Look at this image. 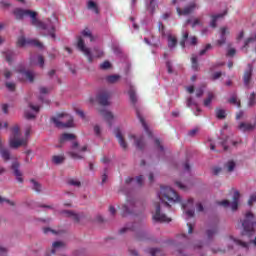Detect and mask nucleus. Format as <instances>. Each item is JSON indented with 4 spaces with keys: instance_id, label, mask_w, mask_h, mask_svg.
Listing matches in <instances>:
<instances>
[{
    "instance_id": "nucleus-39",
    "label": "nucleus",
    "mask_w": 256,
    "mask_h": 256,
    "mask_svg": "<svg viewBox=\"0 0 256 256\" xmlns=\"http://www.w3.org/2000/svg\"><path fill=\"white\" fill-rule=\"evenodd\" d=\"M178 43V39L177 37H175V35H168V47L170 49H173L174 47H176Z\"/></svg>"
},
{
    "instance_id": "nucleus-64",
    "label": "nucleus",
    "mask_w": 256,
    "mask_h": 256,
    "mask_svg": "<svg viewBox=\"0 0 256 256\" xmlns=\"http://www.w3.org/2000/svg\"><path fill=\"white\" fill-rule=\"evenodd\" d=\"M256 202V195H251L249 201H248V205L252 206L253 203Z\"/></svg>"
},
{
    "instance_id": "nucleus-1",
    "label": "nucleus",
    "mask_w": 256,
    "mask_h": 256,
    "mask_svg": "<svg viewBox=\"0 0 256 256\" xmlns=\"http://www.w3.org/2000/svg\"><path fill=\"white\" fill-rule=\"evenodd\" d=\"M14 15L16 19H26V17H29L31 19V24L34 27L44 31V35H48L51 39H55V27L57 25L56 16H52V19H47L45 22H42L37 19V12L21 8H16L14 10Z\"/></svg>"
},
{
    "instance_id": "nucleus-11",
    "label": "nucleus",
    "mask_w": 256,
    "mask_h": 256,
    "mask_svg": "<svg viewBox=\"0 0 256 256\" xmlns=\"http://www.w3.org/2000/svg\"><path fill=\"white\" fill-rule=\"evenodd\" d=\"M18 73L22 75V79L33 83V80L35 79V73L33 71L25 70V66L20 65L18 67Z\"/></svg>"
},
{
    "instance_id": "nucleus-4",
    "label": "nucleus",
    "mask_w": 256,
    "mask_h": 256,
    "mask_svg": "<svg viewBox=\"0 0 256 256\" xmlns=\"http://www.w3.org/2000/svg\"><path fill=\"white\" fill-rule=\"evenodd\" d=\"M254 219L255 215H253L251 211H248V213L245 214V219L242 221V235L249 238L255 235L256 222L254 221Z\"/></svg>"
},
{
    "instance_id": "nucleus-37",
    "label": "nucleus",
    "mask_w": 256,
    "mask_h": 256,
    "mask_svg": "<svg viewBox=\"0 0 256 256\" xmlns=\"http://www.w3.org/2000/svg\"><path fill=\"white\" fill-rule=\"evenodd\" d=\"M227 11H224V13H217L216 15H212V19L210 22L211 27H217V21L220 17H224L226 15Z\"/></svg>"
},
{
    "instance_id": "nucleus-16",
    "label": "nucleus",
    "mask_w": 256,
    "mask_h": 256,
    "mask_svg": "<svg viewBox=\"0 0 256 256\" xmlns=\"http://www.w3.org/2000/svg\"><path fill=\"white\" fill-rule=\"evenodd\" d=\"M109 99H111V92L104 90L98 94V101L100 105H109Z\"/></svg>"
},
{
    "instance_id": "nucleus-60",
    "label": "nucleus",
    "mask_w": 256,
    "mask_h": 256,
    "mask_svg": "<svg viewBox=\"0 0 256 256\" xmlns=\"http://www.w3.org/2000/svg\"><path fill=\"white\" fill-rule=\"evenodd\" d=\"M159 251H160L159 248H150L149 249V253L151 256H156L157 253H159Z\"/></svg>"
},
{
    "instance_id": "nucleus-35",
    "label": "nucleus",
    "mask_w": 256,
    "mask_h": 256,
    "mask_svg": "<svg viewBox=\"0 0 256 256\" xmlns=\"http://www.w3.org/2000/svg\"><path fill=\"white\" fill-rule=\"evenodd\" d=\"M81 35H82V37L89 39L90 43H93V41H95V37L93 36V34L91 33V30H89V28L84 29L81 32Z\"/></svg>"
},
{
    "instance_id": "nucleus-23",
    "label": "nucleus",
    "mask_w": 256,
    "mask_h": 256,
    "mask_svg": "<svg viewBox=\"0 0 256 256\" xmlns=\"http://www.w3.org/2000/svg\"><path fill=\"white\" fill-rule=\"evenodd\" d=\"M256 127V117H255V122L254 123H245L242 122L239 124L238 129H240V131H253V129H255Z\"/></svg>"
},
{
    "instance_id": "nucleus-29",
    "label": "nucleus",
    "mask_w": 256,
    "mask_h": 256,
    "mask_svg": "<svg viewBox=\"0 0 256 256\" xmlns=\"http://www.w3.org/2000/svg\"><path fill=\"white\" fill-rule=\"evenodd\" d=\"M128 87H129V97H130V101L132 103H137V94H135V86H133V84L128 83Z\"/></svg>"
},
{
    "instance_id": "nucleus-52",
    "label": "nucleus",
    "mask_w": 256,
    "mask_h": 256,
    "mask_svg": "<svg viewBox=\"0 0 256 256\" xmlns=\"http://www.w3.org/2000/svg\"><path fill=\"white\" fill-rule=\"evenodd\" d=\"M187 39H189L188 31H186V33L183 34V37H182V39L180 41L181 47H183V48L185 47Z\"/></svg>"
},
{
    "instance_id": "nucleus-59",
    "label": "nucleus",
    "mask_w": 256,
    "mask_h": 256,
    "mask_svg": "<svg viewBox=\"0 0 256 256\" xmlns=\"http://www.w3.org/2000/svg\"><path fill=\"white\" fill-rule=\"evenodd\" d=\"M189 43H190L191 45H197V43H198L197 37H196L195 35H193L192 37H190V38H189Z\"/></svg>"
},
{
    "instance_id": "nucleus-7",
    "label": "nucleus",
    "mask_w": 256,
    "mask_h": 256,
    "mask_svg": "<svg viewBox=\"0 0 256 256\" xmlns=\"http://www.w3.org/2000/svg\"><path fill=\"white\" fill-rule=\"evenodd\" d=\"M85 151H87V146H79L77 142H73L68 155H70L72 159L79 160L83 159Z\"/></svg>"
},
{
    "instance_id": "nucleus-45",
    "label": "nucleus",
    "mask_w": 256,
    "mask_h": 256,
    "mask_svg": "<svg viewBox=\"0 0 256 256\" xmlns=\"http://www.w3.org/2000/svg\"><path fill=\"white\" fill-rule=\"evenodd\" d=\"M133 229V224L129 223L126 226L122 227L119 230L120 235H125V233H127V231H131Z\"/></svg>"
},
{
    "instance_id": "nucleus-3",
    "label": "nucleus",
    "mask_w": 256,
    "mask_h": 256,
    "mask_svg": "<svg viewBox=\"0 0 256 256\" xmlns=\"http://www.w3.org/2000/svg\"><path fill=\"white\" fill-rule=\"evenodd\" d=\"M77 48L79 49V51H81V53H83V55H85L89 63H93L95 59H101V57L105 55L103 49L99 47H94L92 51L91 49L87 48L83 36L77 37Z\"/></svg>"
},
{
    "instance_id": "nucleus-51",
    "label": "nucleus",
    "mask_w": 256,
    "mask_h": 256,
    "mask_svg": "<svg viewBox=\"0 0 256 256\" xmlns=\"http://www.w3.org/2000/svg\"><path fill=\"white\" fill-rule=\"evenodd\" d=\"M229 103H232L233 105H237V107H241V101H238L236 95H233L232 97H230Z\"/></svg>"
},
{
    "instance_id": "nucleus-58",
    "label": "nucleus",
    "mask_w": 256,
    "mask_h": 256,
    "mask_svg": "<svg viewBox=\"0 0 256 256\" xmlns=\"http://www.w3.org/2000/svg\"><path fill=\"white\" fill-rule=\"evenodd\" d=\"M172 221L171 217H167L164 213H162V223H170Z\"/></svg>"
},
{
    "instance_id": "nucleus-22",
    "label": "nucleus",
    "mask_w": 256,
    "mask_h": 256,
    "mask_svg": "<svg viewBox=\"0 0 256 256\" xmlns=\"http://www.w3.org/2000/svg\"><path fill=\"white\" fill-rule=\"evenodd\" d=\"M29 108L33 112L26 111L25 112L26 119H35V114L39 113V105L29 104Z\"/></svg>"
},
{
    "instance_id": "nucleus-26",
    "label": "nucleus",
    "mask_w": 256,
    "mask_h": 256,
    "mask_svg": "<svg viewBox=\"0 0 256 256\" xmlns=\"http://www.w3.org/2000/svg\"><path fill=\"white\" fill-rule=\"evenodd\" d=\"M241 197V194L239 193V191H235L234 195H233V201L231 203V209L232 211H237V209L239 208V199Z\"/></svg>"
},
{
    "instance_id": "nucleus-56",
    "label": "nucleus",
    "mask_w": 256,
    "mask_h": 256,
    "mask_svg": "<svg viewBox=\"0 0 256 256\" xmlns=\"http://www.w3.org/2000/svg\"><path fill=\"white\" fill-rule=\"evenodd\" d=\"M69 185H73L74 187H79L81 185V182L77 179H71L69 180Z\"/></svg>"
},
{
    "instance_id": "nucleus-13",
    "label": "nucleus",
    "mask_w": 256,
    "mask_h": 256,
    "mask_svg": "<svg viewBox=\"0 0 256 256\" xmlns=\"http://www.w3.org/2000/svg\"><path fill=\"white\" fill-rule=\"evenodd\" d=\"M115 137L122 149H127V141H125L126 134L124 131L121 130V128H116L115 131Z\"/></svg>"
},
{
    "instance_id": "nucleus-57",
    "label": "nucleus",
    "mask_w": 256,
    "mask_h": 256,
    "mask_svg": "<svg viewBox=\"0 0 256 256\" xmlns=\"http://www.w3.org/2000/svg\"><path fill=\"white\" fill-rule=\"evenodd\" d=\"M252 41H256V35H255V37H248L245 40L244 47H248L249 43H251Z\"/></svg>"
},
{
    "instance_id": "nucleus-20",
    "label": "nucleus",
    "mask_w": 256,
    "mask_h": 256,
    "mask_svg": "<svg viewBox=\"0 0 256 256\" xmlns=\"http://www.w3.org/2000/svg\"><path fill=\"white\" fill-rule=\"evenodd\" d=\"M155 207V212H153L152 216L153 223H161V204L157 202Z\"/></svg>"
},
{
    "instance_id": "nucleus-30",
    "label": "nucleus",
    "mask_w": 256,
    "mask_h": 256,
    "mask_svg": "<svg viewBox=\"0 0 256 256\" xmlns=\"http://www.w3.org/2000/svg\"><path fill=\"white\" fill-rule=\"evenodd\" d=\"M65 244L62 241H56L52 244L51 254L55 255L56 251H61V249H64Z\"/></svg>"
},
{
    "instance_id": "nucleus-32",
    "label": "nucleus",
    "mask_w": 256,
    "mask_h": 256,
    "mask_svg": "<svg viewBox=\"0 0 256 256\" xmlns=\"http://www.w3.org/2000/svg\"><path fill=\"white\" fill-rule=\"evenodd\" d=\"M47 93H49V89L45 87H41L39 101H41L42 103H49V100L45 98L47 96Z\"/></svg>"
},
{
    "instance_id": "nucleus-10",
    "label": "nucleus",
    "mask_w": 256,
    "mask_h": 256,
    "mask_svg": "<svg viewBox=\"0 0 256 256\" xmlns=\"http://www.w3.org/2000/svg\"><path fill=\"white\" fill-rule=\"evenodd\" d=\"M197 7H199V5H197L196 1H191V3L186 5L184 9H181V7H176V11L179 15H189L190 13H193Z\"/></svg>"
},
{
    "instance_id": "nucleus-44",
    "label": "nucleus",
    "mask_w": 256,
    "mask_h": 256,
    "mask_svg": "<svg viewBox=\"0 0 256 256\" xmlns=\"http://www.w3.org/2000/svg\"><path fill=\"white\" fill-rule=\"evenodd\" d=\"M30 183L34 191H37V193L41 192V184L39 182L32 179Z\"/></svg>"
},
{
    "instance_id": "nucleus-9",
    "label": "nucleus",
    "mask_w": 256,
    "mask_h": 256,
    "mask_svg": "<svg viewBox=\"0 0 256 256\" xmlns=\"http://www.w3.org/2000/svg\"><path fill=\"white\" fill-rule=\"evenodd\" d=\"M135 211V198L127 196L126 203L122 205V215H131Z\"/></svg>"
},
{
    "instance_id": "nucleus-24",
    "label": "nucleus",
    "mask_w": 256,
    "mask_h": 256,
    "mask_svg": "<svg viewBox=\"0 0 256 256\" xmlns=\"http://www.w3.org/2000/svg\"><path fill=\"white\" fill-rule=\"evenodd\" d=\"M31 65H38L39 67H43L45 65V59L41 55L32 56L30 58Z\"/></svg>"
},
{
    "instance_id": "nucleus-19",
    "label": "nucleus",
    "mask_w": 256,
    "mask_h": 256,
    "mask_svg": "<svg viewBox=\"0 0 256 256\" xmlns=\"http://www.w3.org/2000/svg\"><path fill=\"white\" fill-rule=\"evenodd\" d=\"M12 170L14 171L18 183H23V174L19 171V162L14 161L12 163Z\"/></svg>"
},
{
    "instance_id": "nucleus-41",
    "label": "nucleus",
    "mask_w": 256,
    "mask_h": 256,
    "mask_svg": "<svg viewBox=\"0 0 256 256\" xmlns=\"http://www.w3.org/2000/svg\"><path fill=\"white\" fill-rule=\"evenodd\" d=\"M62 213L63 215H65L66 217H70L74 221H79V219H81V216L73 211H63Z\"/></svg>"
},
{
    "instance_id": "nucleus-14",
    "label": "nucleus",
    "mask_w": 256,
    "mask_h": 256,
    "mask_svg": "<svg viewBox=\"0 0 256 256\" xmlns=\"http://www.w3.org/2000/svg\"><path fill=\"white\" fill-rule=\"evenodd\" d=\"M129 141H133L136 149H143L145 147V140L143 139V136H137L135 134H128Z\"/></svg>"
},
{
    "instance_id": "nucleus-50",
    "label": "nucleus",
    "mask_w": 256,
    "mask_h": 256,
    "mask_svg": "<svg viewBox=\"0 0 256 256\" xmlns=\"http://www.w3.org/2000/svg\"><path fill=\"white\" fill-rule=\"evenodd\" d=\"M100 69L102 71H107V69H111V62L104 61L103 63L100 64Z\"/></svg>"
},
{
    "instance_id": "nucleus-18",
    "label": "nucleus",
    "mask_w": 256,
    "mask_h": 256,
    "mask_svg": "<svg viewBox=\"0 0 256 256\" xmlns=\"http://www.w3.org/2000/svg\"><path fill=\"white\" fill-rule=\"evenodd\" d=\"M100 115L104 117L105 121H107L109 125H113V123L115 122V116L113 115V113H111V111L107 109L100 110Z\"/></svg>"
},
{
    "instance_id": "nucleus-62",
    "label": "nucleus",
    "mask_w": 256,
    "mask_h": 256,
    "mask_svg": "<svg viewBox=\"0 0 256 256\" xmlns=\"http://www.w3.org/2000/svg\"><path fill=\"white\" fill-rule=\"evenodd\" d=\"M166 68L168 69V73H173V66L171 61H166Z\"/></svg>"
},
{
    "instance_id": "nucleus-34",
    "label": "nucleus",
    "mask_w": 256,
    "mask_h": 256,
    "mask_svg": "<svg viewBox=\"0 0 256 256\" xmlns=\"http://www.w3.org/2000/svg\"><path fill=\"white\" fill-rule=\"evenodd\" d=\"M218 233V225L215 223V225H212L210 229L207 230V237L208 239H213L214 235Z\"/></svg>"
},
{
    "instance_id": "nucleus-21",
    "label": "nucleus",
    "mask_w": 256,
    "mask_h": 256,
    "mask_svg": "<svg viewBox=\"0 0 256 256\" xmlns=\"http://www.w3.org/2000/svg\"><path fill=\"white\" fill-rule=\"evenodd\" d=\"M145 180V178L143 176H138L136 178H127L126 179V185H137L138 187H141V185H143V181Z\"/></svg>"
},
{
    "instance_id": "nucleus-15",
    "label": "nucleus",
    "mask_w": 256,
    "mask_h": 256,
    "mask_svg": "<svg viewBox=\"0 0 256 256\" xmlns=\"http://www.w3.org/2000/svg\"><path fill=\"white\" fill-rule=\"evenodd\" d=\"M183 209L186 210V215H188V217H194L195 216V209H193L194 207V199H188L187 203H183L182 204Z\"/></svg>"
},
{
    "instance_id": "nucleus-61",
    "label": "nucleus",
    "mask_w": 256,
    "mask_h": 256,
    "mask_svg": "<svg viewBox=\"0 0 256 256\" xmlns=\"http://www.w3.org/2000/svg\"><path fill=\"white\" fill-rule=\"evenodd\" d=\"M218 205H222L223 207H229L231 205V203H230V201L225 199L223 201H219Z\"/></svg>"
},
{
    "instance_id": "nucleus-17",
    "label": "nucleus",
    "mask_w": 256,
    "mask_h": 256,
    "mask_svg": "<svg viewBox=\"0 0 256 256\" xmlns=\"http://www.w3.org/2000/svg\"><path fill=\"white\" fill-rule=\"evenodd\" d=\"M146 10L153 15L157 9H159V4L157 0H146L145 1Z\"/></svg>"
},
{
    "instance_id": "nucleus-42",
    "label": "nucleus",
    "mask_w": 256,
    "mask_h": 256,
    "mask_svg": "<svg viewBox=\"0 0 256 256\" xmlns=\"http://www.w3.org/2000/svg\"><path fill=\"white\" fill-rule=\"evenodd\" d=\"M214 97H215V93H213V91H209L208 96L206 97V99H204V106L209 107L211 105Z\"/></svg>"
},
{
    "instance_id": "nucleus-40",
    "label": "nucleus",
    "mask_w": 256,
    "mask_h": 256,
    "mask_svg": "<svg viewBox=\"0 0 256 256\" xmlns=\"http://www.w3.org/2000/svg\"><path fill=\"white\" fill-rule=\"evenodd\" d=\"M65 161V155L60 154V155H54L52 157V163H54V165H61V163H63Z\"/></svg>"
},
{
    "instance_id": "nucleus-6",
    "label": "nucleus",
    "mask_w": 256,
    "mask_h": 256,
    "mask_svg": "<svg viewBox=\"0 0 256 256\" xmlns=\"http://www.w3.org/2000/svg\"><path fill=\"white\" fill-rule=\"evenodd\" d=\"M52 123L58 129H64V127H73V116L65 113L58 114L51 118Z\"/></svg>"
},
{
    "instance_id": "nucleus-63",
    "label": "nucleus",
    "mask_w": 256,
    "mask_h": 256,
    "mask_svg": "<svg viewBox=\"0 0 256 256\" xmlns=\"http://www.w3.org/2000/svg\"><path fill=\"white\" fill-rule=\"evenodd\" d=\"M5 255H7V248L0 245V256H5Z\"/></svg>"
},
{
    "instance_id": "nucleus-25",
    "label": "nucleus",
    "mask_w": 256,
    "mask_h": 256,
    "mask_svg": "<svg viewBox=\"0 0 256 256\" xmlns=\"http://www.w3.org/2000/svg\"><path fill=\"white\" fill-rule=\"evenodd\" d=\"M220 39H218L217 44L218 45H224L226 43V35L230 33L229 29L227 27H221L220 28Z\"/></svg>"
},
{
    "instance_id": "nucleus-48",
    "label": "nucleus",
    "mask_w": 256,
    "mask_h": 256,
    "mask_svg": "<svg viewBox=\"0 0 256 256\" xmlns=\"http://www.w3.org/2000/svg\"><path fill=\"white\" fill-rule=\"evenodd\" d=\"M225 167L227 168V171H229L231 173L234 171V169L236 167V163H235V161H228L226 163Z\"/></svg>"
},
{
    "instance_id": "nucleus-12",
    "label": "nucleus",
    "mask_w": 256,
    "mask_h": 256,
    "mask_svg": "<svg viewBox=\"0 0 256 256\" xmlns=\"http://www.w3.org/2000/svg\"><path fill=\"white\" fill-rule=\"evenodd\" d=\"M253 77V65L248 63L247 69L244 71L243 81L244 85L249 88L251 86V81Z\"/></svg>"
},
{
    "instance_id": "nucleus-5",
    "label": "nucleus",
    "mask_w": 256,
    "mask_h": 256,
    "mask_svg": "<svg viewBox=\"0 0 256 256\" xmlns=\"http://www.w3.org/2000/svg\"><path fill=\"white\" fill-rule=\"evenodd\" d=\"M181 201V197L171 187L162 185V205L164 207H171L170 203Z\"/></svg>"
},
{
    "instance_id": "nucleus-38",
    "label": "nucleus",
    "mask_w": 256,
    "mask_h": 256,
    "mask_svg": "<svg viewBox=\"0 0 256 256\" xmlns=\"http://www.w3.org/2000/svg\"><path fill=\"white\" fill-rule=\"evenodd\" d=\"M119 79H121V76L117 74L108 75L105 77L106 83H110V84L117 83Z\"/></svg>"
},
{
    "instance_id": "nucleus-8",
    "label": "nucleus",
    "mask_w": 256,
    "mask_h": 256,
    "mask_svg": "<svg viewBox=\"0 0 256 256\" xmlns=\"http://www.w3.org/2000/svg\"><path fill=\"white\" fill-rule=\"evenodd\" d=\"M17 45L18 47H27V46H32V47H39L41 49V47H43V44L37 40H31V39H27L24 38V36H20L18 38L17 41Z\"/></svg>"
},
{
    "instance_id": "nucleus-46",
    "label": "nucleus",
    "mask_w": 256,
    "mask_h": 256,
    "mask_svg": "<svg viewBox=\"0 0 256 256\" xmlns=\"http://www.w3.org/2000/svg\"><path fill=\"white\" fill-rule=\"evenodd\" d=\"M230 241H232L236 245H240L241 247H244L246 249L249 247L248 243L240 241L239 239H234V237H230Z\"/></svg>"
},
{
    "instance_id": "nucleus-36",
    "label": "nucleus",
    "mask_w": 256,
    "mask_h": 256,
    "mask_svg": "<svg viewBox=\"0 0 256 256\" xmlns=\"http://www.w3.org/2000/svg\"><path fill=\"white\" fill-rule=\"evenodd\" d=\"M75 134L64 133L60 136V143H66V141H74Z\"/></svg>"
},
{
    "instance_id": "nucleus-49",
    "label": "nucleus",
    "mask_w": 256,
    "mask_h": 256,
    "mask_svg": "<svg viewBox=\"0 0 256 256\" xmlns=\"http://www.w3.org/2000/svg\"><path fill=\"white\" fill-rule=\"evenodd\" d=\"M191 61H192V68L197 71L199 67L198 57L196 55H192Z\"/></svg>"
},
{
    "instance_id": "nucleus-53",
    "label": "nucleus",
    "mask_w": 256,
    "mask_h": 256,
    "mask_svg": "<svg viewBox=\"0 0 256 256\" xmlns=\"http://www.w3.org/2000/svg\"><path fill=\"white\" fill-rule=\"evenodd\" d=\"M0 203L3 204V203H6L7 205H10V206H13L15 205V202L7 199V198H3L0 196Z\"/></svg>"
},
{
    "instance_id": "nucleus-47",
    "label": "nucleus",
    "mask_w": 256,
    "mask_h": 256,
    "mask_svg": "<svg viewBox=\"0 0 256 256\" xmlns=\"http://www.w3.org/2000/svg\"><path fill=\"white\" fill-rule=\"evenodd\" d=\"M248 105L250 107H253V105H256V93L253 91L249 96Z\"/></svg>"
},
{
    "instance_id": "nucleus-28",
    "label": "nucleus",
    "mask_w": 256,
    "mask_h": 256,
    "mask_svg": "<svg viewBox=\"0 0 256 256\" xmlns=\"http://www.w3.org/2000/svg\"><path fill=\"white\" fill-rule=\"evenodd\" d=\"M136 113L142 127L144 128V131L147 133V135L153 138L154 137L153 132H151V130L149 129V126H147V123H145V119L141 117V114L139 112H136Z\"/></svg>"
},
{
    "instance_id": "nucleus-31",
    "label": "nucleus",
    "mask_w": 256,
    "mask_h": 256,
    "mask_svg": "<svg viewBox=\"0 0 256 256\" xmlns=\"http://www.w3.org/2000/svg\"><path fill=\"white\" fill-rule=\"evenodd\" d=\"M2 55L8 63H12L13 59H15V52H13V50L7 49L2 52Z\"/></svg>"
},
{
    "instance_id": "nucleus-2",
    "label": "nucleus",
    "mask_w": 256,
    "mask_h": 256,
    "mask_svg": "<svg viewBox=\"0 0 256 256\" xmlns=\"http://www.w3.org/2000/svg\"><path fill=\"white\" fill-rule=\"evenodd\" d=\"M31 135V127H27L25 129V136L21 137V130L19 126L12 127V132L9 138V145L12 149H19V147H23L27 145V139Z\"/></svg>"
},
{
    "instance_id": "nucleus-33",
    "label": "nucleus",
    "mask_w": 256,
    "mask_h": 256,
    "mask_svg": "<svg viewBox=\"0 0 256 256\" xmlns=\"http://www.w3.org/2000/svg\"><path fill=\"white\" fill-rule=\"evenodd\" d=\"M87 9L92 11V13H96V15L99 13V6L93 0L87 2Z\"/></svg>"
},
{
    "instance_id": "nucleus-55",
    "label": "nucleus",
    "mask_w": 256,
    "mask_h": 256,
    "mask_svg": "<svg viewBox=\"0 0 256 256\" xmlns=\"http://www.w3.org/2000/svg\"><path fill=\"white\" fill-rule=\"evenodd\" d=\"M94 134L96 137H101V126L97 124L94 126Z\"/></svg>"
},
{
    "instance_id": "nucleus-27",
    "label": "nucleus",
    "mask_w": 256,
    "mask_h": 256,
    "mask_svg": "<svg viewBox=\"0 0 256 256\" xmlns=\"http://www.w3.org/2000/svg\"><path fill=\"white\" fill-rule=\"evenodd\" d=\"M145 44L150 45L151 47H159V37L152 35L151 39L149 38H144Z\"/></svg>"
},
{
    "instance_id": "nucleus-43",
    "label": "nucleus",
    "mask_w": 256,
    "mask_h": 256,
    "mask_svg": "<svg viewBox=\"0 0 256 256\" xmlns=\"http://www.w3.org/2000/svg\"><path fill=\"white\" fill-rule=\"evenodd\" d=\"M216 117L217 119H225L226 117V111L225 109H215Z\"/></svg>"
},
{
    "instance_id": "nucleus-54",
    "label": "nucleus",
    "mask_w": 256,
    "mask_h": 256,
    "mask_svg": "<svg viewBox=\"0 0 256 256\" xmlns=\"http://www.w3.org/2000/svg\"><path fill=\"white\" fill-rule=\"evenodd\" d=\"M209 49H212L211 43H207V45L204 47V49L200 50V55H205V53H207V51H209Z\"/></svg>"
}]
</instances>
